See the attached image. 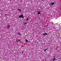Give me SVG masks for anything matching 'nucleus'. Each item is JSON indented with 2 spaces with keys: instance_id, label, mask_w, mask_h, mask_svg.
<instances>
[{
  "instance_id": "12",
  "label": "nucleus",
  "mask_w": 61,
  "mask_h": 61,
  "mask_svg": "<svg viewBox=\"0 0 61 61\" xmlns=\"http://www.w3.org/2000/svg\"><path fill=\"white\" fill-rule=\"evenodd\" d=\"M20 41V40H19L17 42H19Z\"/></svg>"
},
{
  "instance_id": "7",
  "label": "nucleus",
  "mask_w": 61,
  "mask_h": 61,
  "mask_svg": "<svg viewBox=\"0 0 61 61\" xmlns=\"http://www.w3.org/2000/svg\"><path fill=\"white\" fill-rule=\"evenodd\" d=\"M21 34H20V33H18V35H19H19H20Z\"/></svg>"
},
{
  "instance_id": "5",
  "label": "nucleus",
  "mask_w": 61,
  "mask_h": 61,
  "mask_svg": "<svg viewBox=\"0 0 61 61\" xmlns=\"http://www.w3.org/2000/svg\"><path fill=\"white\" fill-rule=\"evenodd\" d=\"M55 60H56V58H54V59L53 60V61H55Z\"/></svg>"
},
{
  "instance_id": "14",
  "label": "nucleus",
  "mask_w": 61,
  "mask_h": 61,
  "mask_svg": "<svg viewBox=\"0 0 61 61\" xmlns=\"http://www.w3.org/2000/svg\"><path fill=\"white\" fill-rule=\"evenodd\" d=\"M18 10H19H19H20V9H18Z\"/></svg>"
},
{
  "instance_id": "11",
  "label": "nucleus",
  "mask_w": 61,
  "mask_h": 61,
  "mask_svg": "<svg viewBox=\"0 0 61 61\" xmlns=\"http://www.w3.org/2000/svg\"><path fill=\"white\" fill-rule=\"evenodd\" d=\"M10 27V26H8V28H9V27Z\"/></svg>"
},
{
  "instance_id": "16",
  "label": "nucleus",
  "mask_w": 61,
  "mask_h": 61,
  "mask_svg": "<svg viewBox=\"0 0 61 61\" xmlns=\"http://www.w3.org/2000/svg\"><path fill=\"white\" fill-rule=\"evenodd\" d=\"M22 18H23V19H24V16H23V17H22Z\"/></svg>"
},
{
  "instance_id": "4",
  "label": "nucleus",
  "mask_w": 61,
  "mask_h": 61,
  "mask_svg": "<svg viewBox=\"0 0 61 61\" xmlns=\"http://www.w3.org/2000/svg\"><path fill=\"white\" fill-rule=\"evenodd\" d=\"M25 41L26 43H27L28 42V41L27 40H25Z\"/></svg>"
},
{
  "instance_id": "1",
  "label": "nucleus",
  "mask_w": 61,
  "mask_h": 61,
  "mask_svg": "<svg viewBox=\"0 0 61 61\" xmlns=\"http://www.w3.org/2000/svg\"><path fill=\"white\" fill-rule=\"evenodd\" d=\"M23 17V14H21V15H20V16H19L18 17V18H22Z\"/></svg>"
},
{
  "instance_id": "10",
  "label": "nucleus",
  "mask_w": 61,
  "mask_h": 61,
  "mask_svg": "<svg viewBox=\"0 0 61 61\" xmlns=\"http://www.w3.org/2000/svg\"><path fill=\"white\" fill-rule=\"evenodd\" d=\"M22 53H24V51H22Z\"/></svg>"
},
{
  "instance_id": "3",
  "label": "nucleus",
  "mask_w": 61,
  "mask_h": 61,
  "mask_svg": "<svg viewBox=\"0 0 61 61\" xmlns=\"http://www.w3.org/2000/svg\"><path fill=\"white\" fill-rule=\"evenodd\" d=\"M54 2H52V3L51 4L52 5H54Z\"/></svg>"
},
{
  "instance_id": "15",
  "label": "nucleus",
  "mask_w": 61,
  "mask_h": 61,
  "mask_svg": "<svg viewBox=\"0 0 61 61\" xmlns=\"http://www.w3.org/2000/svg\"><path fill=\"white\" fill-rule=\"evenodd\" d=\"M27 24V23H25V24Z\"/></svg>"
},
{
  "instance_id": "2",
  "label": "nucleus",
  "mask_w": 61,
  "mask_h": 61,
  "mask_svg": "<svg viewBox=\"0 0 61 61\" xmlns=\"http://www.w3.org/2000/svg\"><path fill=\"white\" fill-rule=\"evenodd\" d=\"M43 36H46V35H47V34L46 33H45L43 34Z\"/></svg>"
},
{
  "instance_id": "13",
  "label": "nucleus",
  "mask_w": 61,
  "mask_h": 61,
  "mask_svg": "<svg viewBox=\"0 0 61 61\" xmlns=\"http://www.w3.org/2000/svg\"><path fill=\"white\" fill-rule=\"evenodd\" d=\"M19 11H20H20H21V10H20Z\"/></svg>"
},
{
  "instance_id": "6",
  "label": "nucleus",
  "mask_w": 61,
  "mask_h": 61,
  "mask_svg": "<svg viewBox=\"0 0 61 61\" xmlns=\"http://www.w3.org/2000/svg\"><path fill=\"white\" fill-rule=\"evenodd\" d=\"M41 14V13H40V12H38V15H39V14Z\"/></svg>"
},
{
  "instance_id": "8",
  "label": "nucleus",
  "mask_w": 61,
  "mask_h": 61,
  "mask_svg": "<svg viewBox=\"0 0 61 61\" xmlns=\"http://www.w3.org/2000/svg\"><path fill=\"white\" fill-rule=\"evenodd\" d=\"M47 50V49H45L44 50V51H46V50Z\"/></svg>"
},
{
  "instance_id": "9",
  "label": "nucleus",
  "mask_w": 61,
  "mask_h": 61,
  "mask_svg": "<svg viewBox=\"0 0 61 61\" xmlns=\"http://www.w3.org/2000/svg\"><path fill=\"white\" fill-rule=\"evenodd\" d=\"M29 20V19L28 18H27V19L26 20V21H27V20Z\"/></svg>"
}]
</instances>
